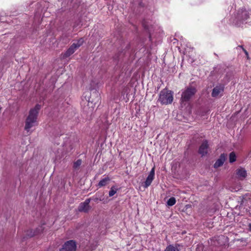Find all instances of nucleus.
<instances>
[{
  "mask_svg": "<svg viewBox=\"0 0 251 251\" xmlns=\"http://www.w3.org/2000/svg\"><path fill=\"white\" fill-rule=\"evenodd\" d=\"M40 108L41 106L36 104L34 108L30 110L25 122V130L27 132H31V128L37 125V116Z\"/></svg>",
  "mask_w": 251,
  "mask_h": 251,
  "instance_id": "1",
  "label": "nucleus"
},
{
  "mask_svg": "<svg viewBox=\"0 0 251 251\" xmlns=\"http://www.w3.org/2000/svg\"><path fill=\"white\" fill-rule=\"evenodd\" d=\"M173 99V93L171 91L164 89L160 92L158 100L161 104L167 105L171 103Z\"/></svg>",
  "mask_w": 251,
  "mask_h": 251,
  "instance_id": "2",
  "label": "nucleus"
},
{
  "mask_svg": "<svg viewBox=\"0 0 251 251\" xmlns=\"http://www.w3.org/2000/svg\"><path fill=\"white\" fill-rule=\"evenodd\" d=\"M196 93V89L194 87L190 86L186 88L182 92L180 99L181 103L189 101Z\"/></svg>",
  "mask_w": 251,
  "mask_h": 251,
  "instance_id": "3",
  "label": "nucleus"
},
{
  "mask_svg": "<svg viewBox=\"0 0 251 251\" xmlns=\"http://www.w3.org/2000/svg\"><path fill=\"white\" fill-rule=\"evenodd\" d=\"M83 39L82 38H80L76 42L74 43L64 53L63 57H68L74 53L75 51L83 44Z\"/></svg>",
  "mask_w": 251,
  "mask_h": 251,
  "instance_id": "4",
  "label": "nucleus"
},
{
  "mask_svg": "<svg viewBox=\"0 0 251 251\" xmlns=\"http://www.w3.org/2000/svg\"><path fill=\"white\" fill-rule=\"evenodd\" d=\"M250 15L249 11L242 8L238 11L236 18L238 21L244 23L250 18Z\"/></svg>",
  "mask_w": 251,
  "mask_h": 251,
  "instance_id": "5",
  "label": "nucleus"
},
{
  "mask_svg": "<svg viewBox=\"0 0 251 251\" xmlns=\"http://www.w3.org/2000/svg\"><path fill=\"white\" fill-rule=\"evenodd\" d=\"M76 247L75 242L73 240H70L64 244L60 251H75Z\"/></svg>",
  "mask_w": 251,
  "mask_h": 251,
  "instance_id": "6",
  "label": "nucleus"
},
{
  "mask_svg": "<svg viewBox=\"0 0 251 251\" xmlns=\"http://www.w3.org/2000/svg\"><path fill=\"white\" fill-rule=\"evenodd\" d=\"M90 199H87L83 202L80 203L78 208V211L80 212H88L90 209Z\"/></svg>",
  "mask_w": 251,
  "mask_h": 251,
  "instance_id": "7",
  "label": "nucleus"
},
{
  "mask_svg": "<svg viewBox=\"0 0 251 251\" xmlns=\"http://www.w3.org/2000/svg\"><path fill=\"white\" fill-rule=\"evenodd\" d=\"M155 175V169L154 167L152 168L150 171L149 175H148L146 181H145L144 187L145 188L148 187L151 183L152 180L154 178Z\"/></svg>",
  "mask_w": 251,
  "mask_h": 251,
  "instance_id": "8",
  "label": "nucleus"
},
{
  "mask_svg": "<svg viewBox=\"0 0 251 251\" xmlns=\"http://www.w3.org/2000/svg\"><path fill=\"white\" fill-rule=\"evenodd\" d=\"M208 142L206 140L204 141L201 145L199 152L202 156L205 155L208 152Z\"/></svg>",
  "mask_w": 251,
  "mask_h": 251,
  "instance_id": "9",
  "label": "nucleus"
},
{
  "mask_svg": "<svg viewBox=\"0 0 251 251\" xmlns=\"http://www.w3.org/2000/svg\"><path fill=\"white\" fill-rule=\"evenodd\" d=\"M223 91L224 87L223 86H217L213 88L211 95L213 97H218L222 94Z\"/></svg>",
  "mask_w": 251,
  "mask_h": 251,
  "instance_id": "10",
  "label": "nucleus"
},
{
  "mask_svg": "<svg viewBox=\"0 0 251 251\" xmlns=\"http://www.w3.org/2000/svg\"><path fill=\"white\" fill-rule=\"evenodd\" d=\"M226 156L225 154H222L220 155V158L216 161L214 164V167L215 168H217L222 166L226 159Z\"/></svg>",
  "mask_w": 251,
  "mask_h": 251,
  "instance_id": "11",
  "label": "nucleus"
},
{
  "mask_svg": "<svg viewBox=\"0 0 251 251\" xmlns=\"http://www.w3.org/2000/svg\"><path fill=\"white\" fill-rule=\"evenodd\" d=\"M236 174L238 177L241 180L245 178L247 176L246 170L243 168H240L236 170Z\"/></svg>",
  "mask_w": 251,
  "mask_h": 251,
  "instance_id": "12",
  "label": "nucleus"
},
{
  "mask_svg": "<svg viewBox=\"0 0 251 251\" xmlns=\"http://www.w3.org/2000/svg\"><path fill=\"white\" fill-rule=\"evenodd\" d=\"M110 181V178L109 177H105L104 178L101 179L99 184L98 186L100 187H101L107 185Z\"/></svg>",
  "mask_w": 251,
  "mask_h": 251,
  "instance_id": "13",
  "label": "nucleus"
},
{
  "mask_svg": "<svg viewBox=\"0 0 251 251\" xmlns=\"http://www.w3.org/2000/svg\"><path fill=\"white\" fill-rule=\"evenodd\" d=\"M43 228L42 226H40L38 228H37L35 230H34V231H32V230H31L29 233L27 234V235L30 237H32L41 233L43 231Z\"/></svg>",
  "mask_w": 251,
  "mask_h": 251,
  "instance_id": "14",
  "label": "nucleus"
},
{
  "mask_svg": "<svg viewBox=\"0 0 251 251\" xmlns=\"http://www.w3.org/2000/svg\"><path fill=\"white\" fill-rule=\"evenodd\" d=\"M118 190L119 189L117 188L115 186H113L111 187L109 192V196L110 197L113 196Z\"/></svg>",
  "mask_w": 251,
  "mask_h": 251,
  "instance_id": "15",
  "label": "nucleus"
},
{
  "mask_svg": "<svg viewBox=\"0 0 251 251\" xmlns=\"http://www.w3.org/2000/svg\"><path fill=\"white\" fill-rule=\"evenodd\" d=\"M176 202V199L174 197H171L168 200V201L167 202V204L168 206H172L175 205Z\"/></svg>",
  "mask_w": 251,
  "mask_h": 251,
  "instance_id": "16",
  "label": "nucleus"
},
{
  "mask_svg": "<svg viewBox=\"0 0 251 251\" xmlns=\"http://www.w3.org/2000/svg\"><path fill=\"white\" fill-rule=\"evenodd\" d=\"M164 251H179L177 247H175L173 245L168 246Z\"/></svg>",
  "mask_w": 251,
  "mask_h": 251,
  "instance_id": "17",
  "label": "nucleus"
},
{
  "mask_svg": "<svg viewBox=\"0 0 251 251\" xmlns=\"http://www.w3.org/2000/svg\"><path fill=\"white\" fill-rule=\"evenodd\" d=\"M236 155L234 152H231L229 154V162L230 163H233L236 161Z\"/></svg>",
  "mask_w": 251,
  "mask_h": 251,
  "instance_id": "18",
  "label": "nucleus"
},
{
  "mask_svg": "<svg viewBox=\"0 0 251 251\" xmlns=\"http://www.w3.org/2000/svg\"><path fill=\"white\" fill-rule=\"evenodd\" d=\"M81 160L80 159H78L76 160L75 162L74 163V168H77L78 167H79L81 164Z\"/></svg>",
  "mask_w": 251,
  "mask_h": 251,
  "instance_id": "19",
  "label": "nucleus"
},
{
  "mask_svg": "<svg viewBox=\"0 0 251 251\" xmlns=\"http://www.w3.org/2000/svg\"><path fill=\"white\" fill-rule=\"evenodd\" d=\"M249 230L250 231H251V224H250L249 225Z\"/></svg>",
  "mask_w": 251,
  "mask_h": 251,
  "instance_id": "20",
  "label": "nucleus"
},
{
  "mask_svg": "<svg viewBox=\"0 0 251 251\" xmlns=\"http://www.w3.org/2000/svg\"><path fill=\"white\" fill-rule=\"evenodd\" d=\"M244 50V52H245L246 54L248 55V52L245 50Z\"/></svg>",
  "mask_w": 251,
  "mask_h": 251,
  "instance_id": "21",
  "label": "nucleus"
}]
</instances>
